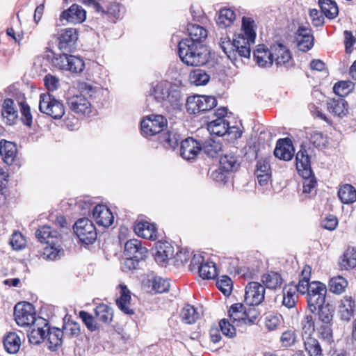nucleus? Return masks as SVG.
Returning <instances> with one entry per match:
<instances>
[{"label":"nucleus","mask_w":356,"mask_h":356,"mask_svg":"<svg viewBox=\"0 0 356 356\" xmlns=\"http://www.w3.org/2000/svg\"><path fill=\"white\" fill-rule=\"evenodd\" d=\"M178 52L181 60L188 66H202L209 58L207 47L192 40H181L178 44Z\"/></svg>","instance_id":"nucleus-1"},{"label":"nucleus","mask_w":356,"mask_h":356,"mask_svg":"<svg viewBox=\"0 0 356 356\" xmlns=\"http://www.w3.org/2000/svg\"><path fill=\"white\" fill-rule=\"evenodd\" d=\"M149 94L158 102H168L173 106H179L183 97L180 87L168 81L152 83Z\"/></svg>","instance_id":"nucleus-2"},{"label":"nucleus","mask_w":356,"mask_h":356,"mask_svg":"<svg viewBox=\"0 0 356 356\" xmlns=\"http://www.w3.org/2000/svg\"><path fill=\"white\" fill-rule=\"evenodd\" d=\"M39 110L54 119H60L65 112L63 104L49 92L40 95Z\"/></svg>","instance_id":"nucleus-3"},{"label":"nucleus","mask_w":356,"mask_h":356,"mask_svg":"<svg viewBox=\"0 0 356 356\" xmlns=\"http://www.w3.org/2000/svg\"><path fill=\"white\" fill-rule=\"evenodd\" d=\"M73 229L82 243L92 244L97 239L95 227L88 218L79 219L75 222Z\"/></svg>","instance_id":"nucleus-4"},{"label":"nucleus","mask_w":356,"mask_h":356,"mask_svg":"<svg viewBox=\"0 0 356 356\" xmlns=\"http://www.w3.org/2000/svg\"><path fill=\"white\" fill-rule=\"evenodd\" d=\"M217 105V100L213 96L194 95L188 97L186 109L191 114L210 111Z\"/></svg>","instance_id":"nucleus-5"},{"label":"nucleus","mask_w":356,"mask_h":356,"mask_svg":"<svg viewBox=\"0 0 356 356\" xmlns=\"http://www.w3.org/2000/svg\"><path fill=\"white\" fill-rule=\"evenodd\" d=\"M167 120L161 115H150L143 119L140 122L142 134L152 136L160 134L167 127Z\"/></svg>","instance_id":"nucleus-6"},{"label":"nucleus","mask_w":356,"mask_h":356,"mask_svg":"<svg viewBox=\"0 0 356 356\" xmlns=\"http://www.w3.org/2000/svg\"><path fill=\"white\" fill-rule=\"evenodd\" d=\"M327 293L326 286L320 282H311L310 289L307 293V301L309 310L314 313L318 307L325 303Z\"/></svg>","instance_id":"nucleus-7"},{"label":"nucleus","mask_w":356,"mask_h":356,"mask_svg":"<svg viewBox=\"0 0 356 356\" xmlns=\"http://www.w3.org/2000/svg\"><path fill=\"white\" fill-rule=\"evenodd\" d=\"M14 317L17 324L21 327L29 326L35 323L38 317L33 305L26 302L17 303L14 308Z\"/></svg>","instance_id":"nucleus-8"},{"label":"nucleus","mask_w":356,"mask_h":356,"mask_svg":"<svg viewBox=\"0 0 356 356\" xmlns=\"http://www.w3.org/2000/svg\"><path fill=\"white\" fill-rule=\"evenodd\" d=\"M266 289L258 282H250L245 286L244 300L250 306L259 305L264 300Z\"/></svg>","instance_id":"nucleus-9"},{"label":"nucleus","mask_w":356,"mask_h":356,"mask_svg":"<svg viewBox=\"0 0 356 356\" xmlns=\"http://www.w3.org/2000/svg\"><path fill=\"white\" fill-rule=\"evenodd\" d=\"M70 110L79 115H89L92 113L90 102L82 94L73 95L67 102Z\"/></svg>","instance_id":"nucleus-10"},{"label":"nucleus","mask_w":356,"mask_h":356,"mask_svg":"<svg viewBox=\"0 0 356 356\" xmlns=\"http://www.w3.org/2000/svg\"><path fill=\"white\" fill-rule=\"evenodd\" d=\"M48 325L47 321L42 317H38L36 321L31 326L28 334L29 341L31 343L38 345L46 339V332Z\"/></svg>","instance_id":"nucleus-11"},{"label":"nucleus","mask_w":356,"mask_h":356,"mask_svg":"<svg viewBox=\"0 0 356 356\" xmlns=\"http://www.w3.org/2000/svg\"><path fill=\"white\" fill-rule=\"evenodd\" d=\"M77 40L78 31L76 29H65L58 38V48L63 52H70L75 48Z\"/></svg>","instance_id":"nucleus-12"},{"label":"nucleus","mask_w":356,"mask_h":356,"mask_svg":"<svg viewBox=\"0 0 356 356\" xmlns=\"http://www.w3.org/2000/svg\"><path fill=\"white\" fill-rule=\"evenodd\" d=\"M86 19V11L77 4L72 5L68 9L64 10L60 16V20H66L68 23L81 24Z\"/></svg>","instance_id":"nucleus-13"},{"label":"nucleus","mask_w":356,"mask_h":356,"mask_svg":"<svg viewBox=\"0 0 356 356\" xmlns=\"http://www.w3.org/2000/svg\"><path fill=\"white\" fill-rule=\"evenodd\" d=\"M191 264H200L198 266L199 274L202 279H213L217 275L216 264L209 261H204L202 257L200 255H194Z\"/></svg>","instance_id":"nucleus-14"},{"label":"nucleus","mask_w":356,"mask_h":356,"mask_svg":"<svg viewBox=\"0 0 356 356\" xmlns=\"http://www.w3.org/2000/svg\"><path fill=\"white\" fill-rule=\"evenodd\" d=\"M92 216L97 225L104 227H110L114 220L112 212L104 204H98L94 207Z\"/></svg>","instance_id":"nucleus-15"},{"label":"nucleus","mask_w":356,"mask_h":356,"mask_svg":"<svg viewBox=\"0 0 356 356\" xmlns=\"http://www.w3.org/2000/svg\"><path fill=\"white\" fill-rule=\"evenodd\" d=\"M296 169L302 178H308L312 175L310 159L305 148L301 147L296 156Z\"/></svg>","instance_id":"nucleus-16"},{"label":"nucleus","mask_w":356,"mask_h":356,"mask_svg":"<svg viewBox=\"0 0 356 356\" xmlns=\"http://www.w3.org/2000/svg\"><path fill=\"white\" fill-rule=\"evenodd\" d=\"M254 60L261 67H269L274 62V54L272 49H268L264 44L258 45L253 53Z\"/></svg>","instance_id":"nucleus-17"},{"label":"nucleus","mask_w":356,"mask_h":356,"mask_svg":"<svg viewBox=\"0 0 356 356\" xmlns=\"http://www.w3.org/2000/svg\"><path fill=\"white\" fill-rule=\"evenodd\" d=\"M296 41L299 50L307 51L314 45V37L308 26H300L296 33Z\"/></svg>","instance_id":"nucleus-18"},{"label":"nucleus","mask_w":356,"mask_h":356,"mask_svg":"<svg viewBox=\"0 0 356 356\" xmlns=\"http://www.w3.org/2000/svg\"><path fill=\"white\" fill-rule=\"evenodd\" d=\"M147 250L143 247L141 242L138 239H131L124 245V254L127 257L135 258L136 261H140L146 257Z\"/></svg>","instance_id":"nucleus-19"},{"label":"nucleus","mask_w":356,"mask_h":356,"mask_svg":"<svg viewBox=\"0 0 356 356\" xmlns=\"http://www.w3.org/2000/svg\"><path fill=\"white\" fill-rule=\"evenodd\" d=\"M202 147L200 143L193 138H188L181 143L180 154L186 160L195 159Z\"/></svg>","instance_id":"nucleus-20"},{"label":"nucleus","mask_w":356,"mask_h":356,"mask_svg":"<svg viewBox=\"0 0 356 356\" xmlns=\"http://www.w3.org/2000/svg\"><path fill=\"white\" fill-rule=\"evenodd\" d=\"M155 249V260L160 265L166 264L174 256L173 247L167 241L156 242Z\"/></svg>","instance_id":"nucleus-21"},{"label":"nucleus","mask_w":356,"mask_h":356,"mask_svg":"<svg viewBox=\"0 0 356 356\" xmlns=\"http://www.w3.org/2000/svg\"><path fill=\"white\" fill-rule=\"evenodd\" d=\"M274 54V62L277 66L289 67L291 65V55L289 49L282 44L271 46Z\"/></svg>","instance_id":"nucleus-22"},{"label":"nucleus","mask_w":356,"mask_h":356,"mask_svg":"<svg viewBox=\"0 0 356 356\" xmlns=\"http://www.w3.org/2000/svg\"><path fill=\"white\" fill-rule=\"evenodd\" d=\"M274 155L281 160L290 161L294 155V148L291 141L288 138L279 140L274 150Z\"/></svg>","instance_id":"nucleus-23"},{"label":"nucleus","mask_w":356,"mask_h":356,"mask_svg":"<svg viewBox=\"0 0 356 356\" xmlns=\"http://www.w3.org/2000/svg\"><path fill=\"white\" fill-rule=\"evenodd\" d=\"M338 309L341 319L349 321L355 314V301L352 296H345L339 302Z\"/></svg>","instance_id":"nucleus-24"},{"label":"nucleus","mask_w":356,"mask_h":356,"mask_svg":"<svg viewBox=\"0 0 356 356\" xmlns=\"http://www.w3.org/2000/svg\"><path fill=\"white\" fill-rule=\"evenodd\" d=\"M134 232L140 237L151 241L157 239V229L155 224L140 221L134 225Z\"/></svg>","instance_id":"nucleus-25"},{"label":"nucleus","mask_w":356,"mask_h":356,"mask_svg":"<svg viewBox=\"0 0 356 356\" xmlns=\"http://www.w3.org/2000/svg\"><path fill=\"white\" fill-rule=\"evenodd\" d=\"M254 42H250L243 34H238L234 39V56L238 54L241 57L249 58L250 56V45Z\"/></svg>","instance_id":"nucleus-26"},{"label":"nucleus","mask_w":356,"mask_h":356,"mask_svg":"<svg viewBox=\"0 0 356 356\" xmlns=\"http://www.w3.org/2000/svg\"><path fill=\"white\" fill-rule=\"evenodd\" d=\"M3 120L8 125L15 124L18 118V111L14 101L10 98L4 100L1 110Z\"/></svg>","instance_id":"nucleus-27"},{"label":"nucleus","mask_w":356,"mask_h":356,"mask_svg":"<svg viewBox=\"0 0 356 356\" xmlns=\"http://www.w3.org/2000/svg\"><path fill=\"white\" fill-rule=\"evenodd\" d=\"M47 332L46 338L48 348L51 350H57L63 343L64 332L56 327H49V325L47 327Z\"/></svg>","instance_id":"nucleus-28"},{"label":"nucleus","mask_w":356,"mask_h":356,"mask_svg":"<svg viewBox=\"0 0 356 356\" xmlns=\"http://www.w3.org/2000/svg\"><path fill=\"white\" fill-rule=\"evenodd\" d=\"M3 343L4 348L8 353H16L22 345L21 337L15 332H10L4 336Z\"/></svg>","instance_id":"nucleus-29"},{"label":"nucleus","mask_w":356,"mask_h":356,"mask_svg":"<svg viewBox=\"0 0 356 356\" xmlns=\"http://www.w3.org/2000/svg\"><path fill=\"white\" fill-rule=\"evenodd\" d=\"M120 297L117 300V305L119 309L126 314H134L130 308L131 293L124 284H120Z\"/></svg>","instance_id":"nucleus-30"},{"label":"nucleus","mask_w":356,"mask_h":356,"mask_svg":"<svg viewBox=\"0 0 356 356\" xmlns=\"http://www.w3.org/2000/svg\"><path fill=\"white\" fill-rule=\"evenodd\" d=\"M36 237L41 243H54V241H60L57 232L49 226H42L37 229Z\"/></svg>","instance_id":"nucleus-31"},{"label":"nucleus","mask_w":356,"mask_h":356,"mask_svg":"<svg viewBox=\"0 0 356 356\" xmlns=\"http://www.w3.org/2000/svg\"><path fill=\"white\" fill-rule=\"evenodd\" d=\"M263 284L269 289H277L280 288L283 279L281 275L275 271H268L261 276V279Z\"/></svg>","instance_id":"nucleus-32"},{"label":"nucleus","mask_w":356,"mask_h":356,"mask_svg":"<svg viewBox=\"0 0 356 356\" xmlns=\"http://www.w3.org/2000/svg\"><path fill=\"white\" fill-rule=\"evenodd\" d=\"M187 30L190 37L182 40H192L195 43L202 44L207 37V30L198 24H189Z\"/></svg>","instance_id":"nucleus-33"},{"label":"nucleus","mask_w":356,"mask_h":356,"mask_svg":"<svg viewBox=\"0 0 356 356\" xmlns=\"http://www.w3.org/2000/svg\"><path fill=\"white\" fill-rule=\"evenodd\" d=\"M341 270H350L356 266V249L348 248L339 262Z\"/></svg>","instance_id":"nucleus-34"},{"label":"nucleus","mask_w":356,"mask_h":356,"mask_svg":"<svg viewBox=\"0 0 356 356\" xmlns=\"http://www.w3.org/2000/svg\"><path fill=\"white\" fill-rule=\"evenodd\" d=\"M207 129L211 134L224 136L229 129V123L224 118H218L208 124Z\"/></svg>","instance_id":"nucleus-35"},{"label":"nucleus","mask_w":356,"mask_h":356,"mask_svg":"<svg viewBox=\"0 0 356 356\" xmlns=\"http://www.w3.org/2000/svg\"><path fill=\"white\" fill-rule=\"evenodd\" d=\"M327 106L330 113L339 117L345 115L348 111L347 103L342 98L330 99Z\"/></svg>","instance_id":"nucleus-36"},{"label":"nucleus","mask_w":356,"mask_h":356,"mask_svg":"<svg viewBox=\"0 0 356 356\" xmlns=\"http://www.w3.org/2000/svg\"><path fill=\"white\" fill-rule=\"evenodd\" d=\"M297 289L293 284H289L284 286L283 289L282 305L288 309H293L296 302Z\"/></svg>","instance_id":"nucleus-37"},{"label":"nucleus","mask_w":356,"mask_h":356,"mask_svg":"<svg viewBox=\"0 0 356 356\" xmlns=\"http://www.w3.org/2000/svg\"><path fill=\"white\" fill-rule=\"evenodd\" d=\"M17 153L15 145L11 142L6 141L3 145L0 146V154L7 165H12L15 161Z\"/></svg>","instance_id":"nucleus-38"},{"label":"nucleus","mask_w":356,"mask_h":356,"mask_svg":"<svg viewBox=\"0 0 356 356\" xmlns=\"http://www.w3.org/2000/svg\"><path fill=\"white\" fill-rule=\"evenodd\" d=\"M63 250L60 245V241H54L53 243H47L44 248L42 257L47 260H55L61 257Z\"/></svg>","instance_id":"nucleus-39"},{"label":"nucleus","mask_w":356,"mask_h":356,"mask_svg":"<svg viewBox=\"0 0 356 356\" xmlns=\"http://www.w3.org/2000/svg\"><path fill=\"white\" fill-rule=\"evenodd\" d=\"M338 196L343 204H350L356 201V190L350 185L345 184L339 188Z\"/></svg>","instance_id":"nucleus-40"},{"label":"nucleus","mask_w":356,"mask_h":356,"mask_svg":"<svg viewBox=\"0 0 356 356\" xmlns=\"http://www.w3.org/2000/svg\"><path fill=\"white\" fill-rule=\"evenodd\" d=\"M236 19L234 10L230 8H222L220 10L217 18V24L221 28L231 26Z\"/></svg>","instance_id":"nucleus-41"},{"label":"nucleus","mask_w":356,"mask_h":356,"mask_svg":"<svg viewBox=\"0 0 356 356\" xmlns=\"http://www.w3.org/2000/svg\"><path fill=\"white\" fill-rule=\"evenodd\" d=\"M302 339L312 337L315 331V323L312 315H305L300 321Z\"/></svg>","instance_id":"nucleus-42"},{"label":"nucleus","mask_w":356,"mask_h":356,"mask_svg":"<svg viewBox=\"0 0 356 356\" xmlns=\"http://www.w3.org/2000/svg\"><path fill=\"white\" fill-rule=\"evenodd\" d=\"M256 24L251 17H243L242 18V33L248 38L249 41L255 42L256 39Z\"/></svg>","instance_id":"nucleus-43"},{"label":"nucleus","mask_w":356,"mask_h":356,"mask_svg":"<svg viewBox=\"0 0 356 356\" xmlns=\"http://www.w3.org/2000/svg\"><path fill=\"white\" fill-rule=\"evenodd\" d=\"M311 268L309 266H305L302 271V278L299 280L298 284L296 286L297 292L305 295L308 293L310 289L311 282H309Z\"/></svg>","instance_id":"nucleus-44"},{"label":"nucleus","mask_w":356,"mask_h":356,"mask_svg":"<svg viewBox=\"0 0 356 356\" xmlns=\"http://www.w3.org/2000/svg\"><path fill=\"white\" fill-rule=\"evenodd\" d=\"M304 348L309 356H322V348L318 341L314 337L302 339Z\"/></svg>","instance_id":"nucleus-45"},{"label":"nucleus","mask_w":356,"mask_h":356,"mask_svg":"<svg viewBox=\"0 0 356 356\" xmlns=\"http://www.w3.org/2000/svg\"><path fill=\"white\" fill-rule=\"evenodd\" d=\"M319 6L322 13L329 19L335 18L339 13L337 3L332 0H319Z\"/></svg>","instance_id":"nucleus-46"},{"label":"nucleus","mask_w":356,"mask_h":356,"mask_svg":"<svg viewBox=\"0 0 356 356\" xmlns=\"http://www.w3.org/2000/svg\"><path fill=\"white\" fill-rule=\"evenodd\" d=\"M328 286L330 292L339 295L345 291L348 281L342 276H337L330 280Z\"/></svg>","instance_id":"nucleus-47"},{"label":"nucleus","mask_w":356,"mask_h":356,"mask_svg":"<svg viewBox=\"0 0 356 356\" xmlns=\"http://www.w3.org/2000/svg\"><path fill=\"white\" fill-rule=\"evenodd\" d=\"M180 316L184 323L193 324L199 318L200 314L193 306L187 305L181 309Z\"/></svg>","instance_id":"nucleus-48"},{"label":"nucleus","mask_w":356,"mask_h":356,"mask_svg":"<svg viewBox=\"0 0 356 356\" xmlns=\"http://www.w3.org/2000/svg\"><path fill=\"white\" fill-rule=\"evenodd\" d=\"M229 315L232 323L238 326L243 324V318L245 316L243 305L241 303L233 305L229 311Z\"/></svg>","instance_id":"nucleus-49"},{"label":"nucleus","mask_w":356,"mask_h":356,"mask_svg":"<svg viewBox=\"0 0 356 356\" xmlns=\"http://www.w3.org/2000/svg\"><path fill=\"white\" fill-rule=\"evenodd\" d=\"M209 79V75L201 69L194 70L189 74V81L195 86L206 85Z\"/></svg>","instance_id":"nucleus-50"},{"label":"nucleus","mask_w":356,"mask_h":356,"mask_svg":"<svg viewBox=\"0 0 356 356\" xmlns=\"http://www.w3.org/2000/svg\"><path fill=\"white\" fill-rule=\"evenodd\" d=\"M202 149L209 156L215 157L222 150V144L213 139H208L204 143Z\"/></svg>","instance_id":"nucleus-51"},{"label":"nucleus","mask_w":356,"mask_h":356,"mask_svg":"<svg viewBox=\"0 0 356 356\" xmlns=\"http://www.w3.org/2000/svg\"><path fill=\"white\" fill-rule=\"evenodd\" d=\"M354 86V83L350 81H341L334 84L333 90L339 97H344L353 90Z\"/></svg>","instance_id":"nucleus-52"},{"label":"nucleus","mask_w":356,"mask_h":356,"mask_svg":"<svg viewBox=\"0 0 356 356\" xmlns=\"http://www.w3.org/2000/svg\"><path fill=\"white\" fill-rule=\"evenodd\" d=\"M95 314L98 319L104 323H108L113 318V311L105 304H100L95 309Z\"/></svg>","instance_id":"nucleus-53"},{"label":"nucleus","mask_w":356,"mask_h":356,"mask_svg":"<svg viewBox=\"0 0 356 356\" xmlns=\"http://www.w3.org/2000/svg\"><path fill=\"white\" fill-rule=\"evenodd\" d=\"M238 164L236 159L233 155H224L220 159V170L226 172L233 171L237 169Z\"/></svg>","instance_id":"nucleus-54"},{"label":"nucleus","mask_w":356,"mask_h":356,"mask_svg":"<svg viewBox=\"0 0 356 356\" xmlns=\"http://www.w3.org/2000/svg\"><path fill=\"white\" fill-rule=\"evenodd\" d=\"M216 284L217 288L226 296H229L232 291V282L227 275L218 277Z\"/></svg>","instance_id":"nucleus-55"},{"label":"nucleus","mask_w":356,"mask_h":356,"mask_svg":"<svg viewBox=\"0 0 356 356\" xmlns=\"http://www.w3.org/2000/svg\"><path fill=\"white\" fill-rule=\"evenodd\" d=\"M68 63L69 65L66 67V70L74 73L81 72L85 67V63L81 58L72 55L69 56Z\"/></svg>","instance_id":"nucleus-56"},{"label":"nucleus","mask_w":356,"mask_h":356,"mask_svg":"<svg viewBox=\"0 0 356 356\" xmlns=\"http://www.w3.org/2000/svg\"><path fill=\"white\" fill-rule=\"evenodd\" d=\"M318 319L324 324H331L333 318V310L329 305L318 307Z\"/></svg>","instance_id":"nucleus-57"},{"label":"nucleus","mask_w":356,"mask_h":356,"mask_svg":"<svg viewBox=\"0 0 356 356\" xmlns=\"http://www.w3.org/2000/svg\"><path fill=\"white\" fill-rule=\"evenodd\" d=\"M219 44L223 52L229 59H235L234 40L231 42L229 38L227 36L222 37Z\"/></svg>","instance_id":"nucleus-58"},{"label":"nucleus","mask_w":356,"mask_h":356,"mask_svg":"<svg viewBox=\"0 0 356 356\" xmlns=\"http://www.w3.org/2000/svg\"><path fill=\"white\" fill-rule=\"evenodd\" d=\"M22 114L21 120L24 124L31 127L33 122V115L31 112L30 106L25 102H21L19 104Z\"/></svg>","instance_id":"nucleus-59"},{"label":"nucleus","mask_w":356,"mask_h":356,"mask_svg":"<svg viewBox=\"0 0 356 356\" xmlns=\"http://www.w3.org/2000/svg\"><path fill=\"white\" fill-rule=\"evenodd\" d=\"M10 245L15 250H20L26 247V240L19 232H15L10 239Z\"/></svg>","instance_id":"nucleus-60"},{"label":"nucleus","mask_w":356,"mask_h":356,"mask_svg":"<svg viewBox=\"0 0 356 356\" xmlns=\"http://www.w3.org/2000/svg\"><path fill=\"white\" fill-rule=\"evenodd\" d=\"M152 288L156 293H164L169 290L170 282L161 277H156L152 282Z\"/></svg>","instance_id":"nucleus-61"},{"label":"nucleus","mask_w":356,"mask_h":356,"mask_svg":"<svg viewBox=\"0 0 356 356\" xmlns=\"http://www.w3.org/2000/svg\"><path fill=\"white\" fill-rule=\"evenodd\" d=\"M236 324L225 319L221 320L218 325L222 334L228 337H233L236 334Z\"/></svg>","instance_id":"nucleus-62"},{"label":"nucleus","mask_w":356,"mask_h":356,"mask_svg":"<svg viewBox=\"0 0 356 356\" xmlns=\"http://www.w3.org/2000/svg\"><path fill=\"white\" fill-rule=\"evenodd\" d=\"M69 56L65 53L54 56L51 59L53 66L60 70H66V67L69 65Z\"/></svg>","instance_id":"nucleus-63"},{"label":"nucleus","mask_w":356,"mask_h":356,"mask_svg":"<svg viewBox=\"0 0 356 356\" xmlns=\"http://www.w3.org/2000/svg\"><path fill=\"white\" fill-rule=\"evenodd\" d=\"M310 143L317 148H323L327 143V138L317 131H314L310 134Z\"/></svg>","instance_id":"nucleus-64"}]
</instances>
